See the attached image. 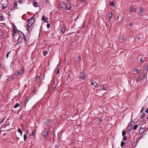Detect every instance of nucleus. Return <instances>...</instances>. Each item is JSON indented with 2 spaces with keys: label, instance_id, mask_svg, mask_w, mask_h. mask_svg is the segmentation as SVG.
I'll return each mask as SVG.
<instances>
[{
  "label": "nucleus",
  "instance_id": "nucleus-1",
  "mask_svg": "<svg viewBox=\"0 0 148 148\" xmlns=\"http://www.w3.org/2000/svg\"><path fill=\"white\" fill-rule=\"evenodd\" d=\"M34 17L33 16H32L31 19H28L27 20L28 24L25 26L26 27L27 30L28 32L29 31V27H31L34 22Z\"/></svg>",
  "mask_w": 148,
  "mask_h": 148
},
{
  "label": "nucleus",
  "instance_id": "nucleus-2",
  "mask_svg": "<svg viewBox=\"0 0 148 148\" xmlns=\"http://www.w3.org/2000/svg\"><path fill=\"white\" fill-rule=\"evenodd\" d=\"M48 131L47 130H43L42 132V135L43 136L44 138H46L48 137Z\"/></svg>",
  "mask_w": 148,
  "mask_h": 148
},
{
  "label": "nucleus",
  "instance_id": "nucleus-3",
  "mask_svg": "<svg viewBox=\"0 0 148 148\" xmlns=\"http://www.w3.org/2000/svg\"><path fill=\"white\" fill-rule=\"evenodd\" d=\"M132 123L134 124L135 123V121H132L131 122L129 126L127 127V130H128L129 132H130L133 128Z\"/></svg>",
  "mask_w": 148,
  "mask_h": 148
},
{
  "label": "nucleus",
  "instance_id": "nucleus-4",
  "mask_svg": "<svg viewBox=\"0 0 148 148\" xmlns=\"http://www.w3.org/2000/svg\"><path fill=\"white\" fill-rule=\"evenodd\" d=\"M145 77V73L141 74L140 76L138 78L137 81L138 82L141 81L143 79H144Z\"/></svg>",
  "mask_w": 148,
  "mask_h": 148
},
{
  "label": "nucleus",
  "instance_id": "nucleus-5",
  "mask_svg": "<svg viewBox=\"0 0 148 148\" xmlns=\"http://www.w3.org/2000/svg\"><path fill=\"white\" fill-rule=\"evenodd\" d=\"M60 6L62 10H64L66 7V3L64 2H62L60 4Z\"/></svg>",
  "mask_w": 148,
  "mask_h": 148
},
{
  "label": "nucleus",
  "instance_id": "nucleus-6",
  "mask_svg": "<svg viewBox=\"0 0 148 148\" xmlns=\"http://www.w3.org/2000/svg\"><path fill=\"white\" fill-rule=\"evenodd\" d=\"M138 12L140 16H143L144 12V8L143 7H141L139 9Z\"/></svg>",
  "mask_w": 148,
  "mask_h": 148
},
{
  "label": "nucleus",
  "instance_id": "nucleus-7",
  "mask_svg": "<svg viewBox=\"0 0 148 148\" xmlns=\"http://www.w3.org/2000/svg\"><path fill=\"white\" fill-rule=\"evenodd\" d=\"M22 38L19 36L18 39L17 40V43L16 44V45L18 43H21L22 42Z\"/></svg>",
  "mask_w": 148,
  "mask_h": 148
},
{
  "label": "nucleus",
  "instance_id": "nucleus-8",
  "mask_svg": "<svg viewBox=\"0 0 148 148\" xmlns=\"http://www.w3.org/2000/svg\"><path fill=\"white\" fill-rule=\"evenodd\" d=\"M80 78L82 79H84L86 78V76L84 75V73L83 72H81L80 74Z\"/></svg>",
  "mask_w": 148,
  "mask_h": 148
},
{
  "label": "nucleus",
  "instance_id": "nucleus-9",
  "mask_svg": "<svg viewBox=\"0 0 148 148\" xmlns=\"http://www.w3.org/2000/svg\"><path fill=\"white\" fill-rule=\"evenodd\" d=\"M16 1L20 4L24 3L25 2V0H15Z\"/></svg>",
  "mask_w": 148,
  "mask_h": 148
},
{
  "label": "nucleus",
  "instance_id": "nucleus-10",
  "mask_svg": "<svg viewBox=\"0 0 148 148\" xmlns=\"http://www.w3.org/2000/svg\"><path fill=\"white\" fill-rule=\"evenodd\" d=\"M91 84L94 86L96 87L97 86V84L96 82L94 81V80L91 79Z\"/></svg>",
  "mask_w": 148,
  "mask_h": 148
},
{
  "label": "nucleus",
  "instance_id": "nucleus-11",
  "mask_svg": "<svg viewBox=\"0 0 148 148\" xmlns=\"http://www.w3.org/2000/svg\"><path fill=\"white\" fill-rule=\"evenodd\" d=\"M16 72L17 73V74L18 75H21L23 72V69H21L20 71H16Z\"/></svg>",
  "mask_w": 148,
  "mask_h": 148
},
{
  "label": "nucleus",
  "instance_id": "nucleus-12",
  "mask_svg": "<svg viewBox=\"0 0 148 148\" xmlns=\"http://www.w3.org/2000/svg\"><path fill=\"white\" fill-rule=\"evenodd\" d=\"M10 125V123H9V121H8L7 120L5 122V124L4 125H3V127L4 128H5L7 126H9Z\"/></svg>",
  "mask_w": 148,
  "mask_h": 148
},
{
  "label": "nucleus",
  "instance_id": "nucleus-13",
  "mask_svg": "<svg viewBox=\"0 0 148 148\" xmlns=\"http://www.w3.org/2000/svg\"><path fill=\"white\" fill-rule=\"evenodd\" d=\"M2 5L3 6V9H4L8 7V4L6 3H2Z\"/></svg>",
  "mask_w": 148,
  "mask_h": 148
},
{
  "label": "nucleus",
  "instance_id": "nucleus-14",
  "mask_svg": "<svg viewBox=\"0 0 148 148\" xmlns=\"http://www.w3.org/2000/svg\"><path fill=\"white\" fill-rule=\"evenodd\" d=\"M100 89L103 90H107V88L106 86H104L103 85H101L100 87Z\"/></svg>",
  "mask_w": 148,
  "mask_h": 148
},
{
  "label": "nucleus",
  "instance_id": "nucleus-15",
  "mask_svg": "<svg viewBox=\"0 0 148 148\" xmlns=\"http://www.w3.org/2000/svg\"><path fill=\"white\" fill-rule=\"evenodd\" d=\"M48 18H45V17L44 15H43L42 16V20L44 22H47Z\"/></svg>",
  "mask_w": 148,
  "mask_h": 148
},
{
  "label": "nucleus",
  "instance_id": "nucleus-16",
  "mask_svg": "<svg viewBox=\"0 0 148 148\" xmlns=\"http://www.w3.org/2000/svg\"><path fill=\"white\" fill-rule=\"evenodd\" d=\"M37 3L36 1L34 0L33 1V5L35 7H37L38 6V5H37Z\"/></svg>",
  "mask_w": 148,
  "mask_h": 148
},
{
  "label": "nucleus",
  "instance_id": "nucleus-17",
  "mask_svg": "<svg viewBox=\"0 0 148 148\" xmlns=\"http://www.w3.org/2000/svg\"><path fill=\"white\" fill-rule=\"evenodd\" d=\"M14 78V77H13L12 76L11 77H10L8 78L7 80V82H10Z\"/></svg>",
  "mask_w": 148,
  "mask_h": 148
},
{
  "label": "nucleus",
  "instance_id": "nucleus-18",
  "mask_svg": "<svg viewBox=\"0 0 148 148\" xmlns=\"http://www.w3.org/2000/svg\"><path fill=\"white\" fill-rule=\"evenodd\" d=\"M130 12H136V8L134 7H131L130 10Z\"/></svg>",
  "mask_w": 148,
  "mask_h": 148
},
{
  "label": "nucleus",
  "instance_id": "nucleus-19",
  "mask_svg": "<svg viewBox=\"0 0 148 148\" xmlns=\"http://www.w3.org/2000/svg\"><path fill=\"white\" fill-rule=\"evenodd\" d=\"M17 6L18 4L16 3H16H15L14 4V5H13V9H16L17 8Z\"/></svg>",
  "mask_w": 148,
  "mask_h": 148
},
{
  "label": "nucleus",
  "instance_id": "nucleus-20",
  "mask_svg": "<svg viewBox=\"0 0 148 148\" xmlns=\"http://www.w3.org/2000/svg\"><path fill=\"white\" fill-rule=\"evenodd\" d=\"M40 80V76H38L37 77L36 82H39Z\"/></svg>",
  "mask_w": 148,
  "mask_h": 148
},
{
  "label": "nucleus",
  "instance_id": "nucleus-21",
  "mask_svg": "<svg viewBox=\"0 0 148 148\" xmlns=\"http://www.w3.org/2000/svg\"><path fill=\"white\" fill-rule=\"evenodd\" d=\"M14 64L13 62H12L11 63L10 67L12 70H13L14 69Z\"/></svg>",
  "mask_w": 148,
  "mask_h": 148
},
{
  "label": "nucleus",
  "instance_id": "nucleus-22",
  "mask_svg": "<svg viewBox=\"0 0 148 148\" xmlns=\"http://www.w3.org/2000/svg\"><path fill=\"white\" fill-rule=\"evenodd\" d=\"M145 115H146V114H145V112L143 113L140 116V117H141L140 119H143V118L145 117Z\"/></svg>",
  "mask_w": 148,
  "mask_h": 148
},
{
  "label": "nucleus",
  "instance_id": "nucleus-23",
  "mask_svg": "<svg viewBox=\"0 0 148 148\" xmlns=\"http://www.w3.org/2000/svg\"><path fill=\"white\" fill-rule=\"evenodd\" d=\"M4 36V34L2 32H0V38L1 39L3 38V36Z\"/></svg>",
  "mask_w": 148,
  "mask_h": 148
},
{
  "label": "nucleus",
  "instance_id": "nucleus-24",
  "mask_svg": "<svg viewBox=\"0 0 148 148\" xmlns=\"http://www.w3.org/2000/svg\"><path fill=\"white\" fill-rule=\"evenodd\" d=\"M18 131L21 134V136H22L23 132L21 130L20 128H19L18 129Z\"/></svg>",
  "mask_w": 148,
  "mask_h": 148
},
{
  "label": "nucleus",
  "instance_id": "nucleus-25",
  "mask_svg": "<svg viewBox=\"0 0 148 148\" xmlns=\"http://www.w3.org/2000/svg\"><path fill=\"white\" fill-rule=\"evenodd\" d=\"M72 8V6H66V8L68 10H71V8Z\"/></svg>",
  "mask_w": 148,
  "mask_h": 148
},
{
  "label": "nucleus",
  "instance_id": "nucleus-26",
  "mask_svg": "<svg viewBox=\"0 0 148 148\" xmlns=\"http://www.w3.org/2000/svg\"><path fill=\"white\" fill-rule=\"evenodd\" d=\"M112 16V12H110L108 13V17L109 18H111Z\"/></svg>",
  "mask_w": 148,
  "mask_h": 148
},
{
  "label": "nucleus",
  "instance_id": "nucleus-27",
  "mask_svg": "<svg viewBox=\"0 0 148 148\" xmlns=\"http://www.w3.org/2000/svg\"><path fill=\"white\" fill-rule=\"evenodd\" d=\"M14 31L13 33V36H14L17 35V34H18L19 35V33H17L16 31Z\"/></svg>",
  "mask_w": 148,
  "mask_h": 148
},
{
  "label": "nucleus",
  "instance_id": "nucleus-28",
  "mask_svg": "<svg viewBox=\"0 0 148 148\" xmlns=\"http://www.w3.org/2000/svg\"><path fill=\"white\" fill-rule=\"evenodd\" d=\"M119 38L120 40L122 41H124L125 40V38L122 36L120 37Z\"/></svg>",
  "mask_w": 148,
  "mask_h": 148
},
{
  "label": "nucleus",
  "instance_id": "nucleus-29",
  "mask_svg": "<svg viewBox=\"0 0 148 148\" xmlns=\"http://www.w3.org/2000/svg\"><path fill=\"white\" fill-rule=\"evenodd\" d=\"M19 106V103H16V104L15 105V106H14V108H16L17 107H18Z\"/></svg>",
  "mask_w": 148,
  "mask_h": 148
},
{
  "label": "nucleus",
  "instance_id": "nucleus-30",
  "mask_svg": "<svg viewBox=\"0 0 148 148\" xmlns=\"http://www.w3.org/2000/svg\"><path fill=\"white\" fill-rule=\"evenodd\" d=\"M48 53V51L47 50H45L43 52V55L44 56H46Z\"/></svg>",
  "mask_w": 148,
  "mask_h": 148
},
{
  "label": "nucleus",
  "instance_id": "nucleus-31",
  "mask_svg": "<svg viewBox=\"0 0 148 148\" xmlns=\"http://www.w3.org/2000/svg\"><path fill=\"white\" fill-rule=\"evenodd\" d=\"M3 16L2 15V14H0V21H2L3 20Z\"/></svg>",
  "mask_w": 148,
  "mask_h": 148
},
{
  "label": "nucleus",
  "instance_id": "nucleus-32",
  "mask_svg": "<svg viewBox=\"0 0 148 148\" xmlns=\"http://www.w3.org/2000/svg\"><path fill=\"white\" fill-rule=\"evenodd\" d=\"M24 140V141H26L27 140V136L25 134H24L23 136Z\"/></svg>",
  "mask_w": 148,
  "mask_h": 148
},
{
  "label": "nucleus",
  "instance_id": "nucleus-33",
  "mask_svg": "<svg viewBox=\"0 0 148 148\" xmlns=\"http://www.w3.org/2000/svg\"><path fill=\"white\" fill-rule=\"evenodd\" d=\"M114 3L113 1H111L110 2V5L112 7L114 6Z\"/></svg>",
  "mask_w": 148,
  "mask_h": 148
},
{
  "label": "nucleus",
  "instance_id": "nucleus-34",
  "mask_svg": "<svg viewBox=\"0 0 148 148\" xmlns=\"http://www.w3.org/2000/svg\"><path fill=\"white\" fill-rule=\"evenodd\" d=\"M36 134V132L35 130H34L32 133V134H31V136H34L35 135V134Z\"/></svg>",
  "mask_w": 148,
  "mask_h": 148
},
{
  "label": "nucleus",
  "instance_id": "nucleus-35",
  "mask_svg": "<svg viewBox=\"0 0 148 148\" xmlns=\"http://www.w3.org/2000/svg\"><path fill=\"white\" fill-rule=\"evenodd\" d=\"M127 136H124V137L123 138V140L125 141L127 140Z\"/></svg>",
  "mask_w": 148,
  "mask_h": 148
},
{
  "label": "nucleus",
  "instance_id": "nucleus-36",
  "mask_svg": "<svg viewBox=\"0 0 148 148\" xmlns=\"http://www.w3.org/2000/svg\"><path fill=\"white\" fill-rule=\"evenodd\" d=\"M138 127V126L137 125H135L133 127L134 130H136V129Z\"/></svg>",
  "mask_w": 148,
  "mask_h": 148
},
{
  "label": "nucleus",
  "instance_id": "nucleus-37",
  "mask_svg": "<svg viewBox=\"0 0 148 148\" xmlns=\"http://www.w3.org/2000/svg\"><path fill=\"white\" fill-rule=\"evenodd\" d=\"M125 143L122 141L121 142V147L123 146L125 144Z\"/></svg>",
  "mask_w": 148,
  "mask_h": 148
},
{
  "label": "nucleus",
  "instance_id": "nucleus-38",
  "mask_svg": "<svg viewBox=\"0 0 148 148\" xmlns=\"http://www.w3.org/2000/svg\"><path fill=\"white\" fill-rule=\"evenodd\" d=\"M18 74H17V73L16 72L15 73L13 74L12 75V76L14 77H15Z\"/></svg>",
  "mask_w": 148,
  "mask_h": 148
},
{
  "label": "nucleus",
  "instance_id": "nucleus-39",
  "mask_svg": "<svg viewBox=\"0 0 148 148\" xmlns=\"http://www.w3.org/2000/svg\"><path fill=\"white\" fill-rule=\"evenodd\" d=\"M102 118H99L98 119V120H97V121H98L99 122H100L102 121Z\"/></svg>",
  "mask_w": 148,
  "mask_h": 148
},
{
  "label": "nucleus",
  "instance_id": "nucleus-40",
  "mask_svg": "<svg viewBox=\"0 0 148 148\" xmlns=\"http://www.w3.org/2000/svg\"><path fill=\"white\" fill-rule=\"evenodd\" d=\"M122 136H124L126 134L125 132L123 130V131H122Z\"/></svg>",
  "mask_w": 148,
  "mask_h": 148
},
{
  "label": "nucleus",
  "instance_id": "nucleus-41",
  "mask_svg": "<svg viewBox=\"0 0 148 148\" xmlns=\"http://www.w3.org/2000/svg\"><path fill=\"white\" fill-rule=\"evenodd\" d=\"M24 41H25V46H26L27 44V40H26V37L25 38H24Z\"/></svg>",
  "mask_w": 148,
  "mask_h": 148
},
{
  "label": "nucleus",
  "instance_id": "nucleus-42",
  "mask_svg": "<svg viewBox=\"0 0 148 148\" xmlns=\"http://www.w3.org/2000/svg\"><path fill=\"white\" fill-rule=\"evenodd\" d=\"M140 37L139 36H137L136 37L135 39L137 41L139 40Z\"/></svg>",
  "mask_w": 148,
  "mask_h": 148
},
{
  "label": "nucleus",
  "instance_id": "nucleus-43",
  "mask_svg": "<svg viewBox=\"0 0 148 148\" xmlns=\"http://www.w3.org/2000/svg\"><path fill=\"white\" fill-rule=\"evenodd\" d=\"M60 71L59 69L58 70H57L56 72V75H58L59 74Z\"/></svg>",
  "mask_w": 148,
  "mask_h": 148
},
{
  "label": "nucleus",
  "instance_id": "nucleus-44",
  "mask_svg": "<svg viewBox=\"0 0 148 148\" xmlns=\"http://www.w3.org/2000/svg\"><path fill=\"white\" fill-rule=\"evenodd\" d=\"M10 52H11V51L8 52L7 53V54L6 55V57L7 58H8V57H9V55L10 53Z\"/></svg>",
  "mask_w": 148,
  "mask_h": 148
},
{
  "label": "nucleus",
  "instance_id": "nucleus-45",
  "mask_svg": "<svg viewBox=\"0 0 148 148\" xmlns=\"http://www.w3.org/2000/svg\"><path fill=\"white\" fill-rule=\"evenodd\" d=\"M47 27L48 28H49L50 27V24L49 23H48L47 25Z\"/></svg>",
  "mask_w": 148,
  "mask_h": 148
},
{
  "label": "nucleus",
  "instance_id": "nucleus-46",
  "mask_svg": "<svg viewBox=\"0 0 148 148\" xmlns=\"http://www.w3.org/2000/svg\"><path fill=\"white\" fill-rule=\"evenodd\" d=\"M65 30L63 28H62V29L61 30V32L63 33H64L65 32Z\"/></svg>",
  "mask_w": 148,
  "mask_h": 148
},
{
  "label": "nucleus",
  "instance_id": "nucleus-47",
  "mask_svg": "<svg viewBox=\"0 0 148 148\" xmlns=\"http://www.w3.org/2000/svg\"><path fill=\"white\" fill-rule=\"evenodd\" d=\"M139 61H140L141 63H142V62H144V60H143V59H142V58H141V59H140L139 60Z\"/></svg>",
  "mask_w": 148,
  "mask_h": 148
},
{
  "label": "nucleus",
  "instance_id": "nucleus-48",
  "mask_svg": "<svg viewBox=\"0 0 148 148\" xmlns=\"http://www.w3.org/2000/svg\"><path fill=\"white\" fill-rule=\"evenodd\" d=\"M139 132L140 134H142L143 133L144 131H143L142 130H141V129H140Z\"/></svg>",
  "mask_w": 148,
  "mask_h": 148
},
{
  "label": "nucleus",
  "instance_id": "nucleus-49",
  "mask_svg": "<svg viewBox=\"0 0 148 148\" xmlns=\"http://www.w3.org/2000/svg\"><path fill=\"white\" fill-rule=\"evenodd\" d=\"M53 91L54 92H55L56 91V87H54L53 88Z\"/></svg>",
  "mask_w": 148,
  "mask_h": 148
},
{
  "label": "nucleus",
  "instance_id": "nucleus-50",
  "mask_svg": "<svg viewBox=\"0 0 148 148\" xmlns=\"http://www.w3.org/2000/svg\"><path fill=\"white\" fill-rule=\"evenodd\" d=\"M80 58H81V57H80V56H77V58L79 60H80Z\"/></svg>",
  "mask_w": 148,
  "mask_h": 148
},
{
  "label": "nucleus",
  "instance_id": "nucleus-51",
  "mask_svg": "<svg viewBox=\"0 0 148 148\" xmlns=\"http://www.w3.org/2000/svg\"><path fill=\"white\" fill-rule=\"evenodd\" d=\"M82 3H84L85 2V0H79Z\"/></svg>",
  "mask_w": 148,
  "mask_h": 148
},
{
  "label": "nucleus",
  "instance_id": "nucleus-52",
  "mask_svg": "<svg viewBox=\"0 0 148 148\" xmlns=\"http://www.w3.org/2000/svg\"><path fill=\"white\" fill-rule=\"evenodd\" d=\"M20 32H21V33H22V34L23 35V38H25V35L23 33V32H21V31H20Z\"/></svg>",
  "mask_w": 148,
  "mask_h": 148
},
{
  "label": "nucleus",
  "instance_id": "nucleus-53",
  "mask_svg": "<svg viewBox=\"0 0 148 148\" xmlns=\"http://www.w3.org/2000/svg\"><path fill=\"white\" fill-rule=\"evenodd\" d=\"M26 134H29V132L28 130H27L26 132Z\"/></svg>",
  "mask_w": 148,
  "mask_h": 148
},
{
  "label": "nucleus",
  "instance_id": "nucleus-54",
  "mask_svg": "<svg viewBox=\"0 0 148 148\" xmlns=\"http://www.w3.org/2000/svg\"><path fill=\"white\" fill-rule=\"evenodd\" d=\"M115 18L117 19H119V16L117 15L115 16Z\"/></svg>",
  "mask_w": 148,
  "mask_h": 148
},
{
  "label": "nucleus",
  "instance_id": "nucleus-55",
  "mask_svg": "<svg viewBox=\"0 0 148 148\" xmlns=\"http://www.w3.org/2000/svg\"><path fill=\"white\" fill-rule=\"evenodd\" d=\"M135 72L137 73H138L139 72V69H137L136 71H135Z\"/></svg>",
  "mask_w": 148,
  "mask_h": 148
},
{
  "label": "nucleus",
  "instance_id": "nucleus-56",
  "mask_svg": "<svg viewBox=\"0 0 148 148\" xmlns=\"http://www.w3.org/2000/svg\"><path fill=\"white\" fill-rule=\"evenodd\" d=\"M56 148H58V147H60V146H59V145H58V144L57 145H56Z\"/></svg>",
  "mask_w": 148,
  "mask_h": 148
},
{
  "label": "nucleus",
  "instance_id": "nucleus-57",
  "mask_svg": "<svg viewBox=\"0 0 148 148\" xmlns=\"http://www.w3.org/2000/svg\"><path fill=\"white\" fill-rule=\"evenodd\" d=\"M133 25V23H130L129 25V26H132Z\"/></svg>",
  "mask_w": 148,
  "mask_h": 148
},
{
  "label": "nucleus",
  "instance_id": "nucleus-58",
  "mask_svg": "<svg viewBox=\"0 0 148 148\" xmlns=\"http://www.w3.org/2000/svg\"><path fill=\"white\" fill-rule=\"evenodd\" d=\"M144 108V107H143L140 111V113H142L143 112Z\"/></svg>",
  "mask_w": 148,
  "mask_h": 148
},
{
  "label": "nucleus",
  "instance_id": "nucleus-59",
  "mask_svg": "<svg viewBox=\"0 0 148 148\" xmlns=\"http://www.w3.org/2000/svg\"><path fill=\"white\" fill-rule=\"evenodd\" d=\"M15 25L14 24V28H13V31H16V30H15Z\"/></svg>",
  "mask_w": 148,
  "mask_h": 148
},
{
  "label": "nucleus",
  "instance_id": "nucleus-60",
  "mask_svg": "<svg viewBox=\"0 0 148 148\" xmlns=\"http://www.w3.org/2000/svg\"><path fill=\"white\" fill-rule=\"evenodd\" d=\"M145 112L147 113H148V108L146 109V110L145 111Z\"/></svg>",
  "mask_w": 148,
  "mask_h": 148
},
{
  "label": "nucleus",
  "instance_id": "nucleus-61",
  "mask_svg": "<svg viewBox=\"0 0 148 148\" xmlns=\"http://www.w3.org/2000/svg\"><path fill=\"white\" fill-rule=\"evenodd\" d=\"M143 122H145L146 121V120H145V119H143Z\"/></svg>",
  "mask_w": 148,
  "mask_h": 148
},
{
  "label": "nucleus",
  "instance_id": "nucleus-62",
  "mask_svg": "<svg viewBox=\"0 0 148 148\" xmlns=\"http://www.w3.org/2000/svg\"><path fill=\"white\" fill-rule=\"evenodd\" d=\"M5 117H4L3 119H2V120L1 121V123H2V122H3V120H4V119H5Z\"/></svg>",
  "mask_w": 148,
  "mask_h": 148
},
{
  "label": "nucleus",
  "instance_id": "nucleus-63",
  "mask_svg": "<svg viewBox=\"0 0 148 148\" xmlns=\"http://www.w3.org/2000/svg\"><path fill=\"white\" fill-rule=\"evenodd\" d=\"M45 1L47 3H48L49 2L48 0H45Z\"/></svg>",
  "mask_w": 148,
  "mask_h": 148
},
{
  "label": "nucleus",
  "instance_id": "nucleus-64",
  "mask_svg": "<svg viewBox=\"0 0 148 148\" xmlns=\"http://www.w3.org/2000/svg\"><path fill=\"white\" fill-rule=\"evenodd\" d=\"M6 135V133H5L4 134H3V136H5Z\"/></svg>",
  "mask_w": 148,
  "mask_h": 148
}]
</instances>
